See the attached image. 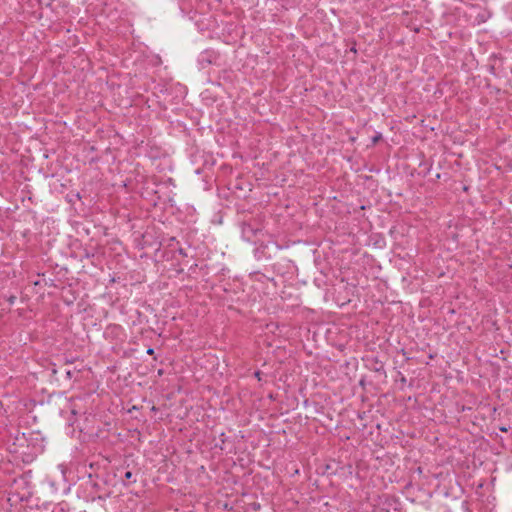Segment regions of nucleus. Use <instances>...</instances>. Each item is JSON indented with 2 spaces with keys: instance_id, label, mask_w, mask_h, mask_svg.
<instances>
[{
  "instance_id": "f257e3e1",
  "label": "nucleus",
  "mask_w": 512,
  "mask_h": 512,
  "mask_svg": "<svg viewBox=\"0 0 512 512\" xmlns=\"http://www.w3.org/2000/svg\"><path fill=\"white\" fill-rule=\"evenodd\" d=\"M243 234L247 236L248 239L251 237H255L259 232L262 231L260 227H254L251 223H243L242 226Z\"/></svg>"
},
{
  "instance_id": "f03ea898",
  "label": "nucleus",
  "mask_w": 512,
  "mask_h": 512,
  "mask_svg": "<svg viewBox=\"0 0 512 512\" xmlns=\"http://www.w3.org/2000/svg\"><path fill=\"white\" fill-rule=\"evenodd\" d=\"M124 485H130L136 482V475L132 471H125L121 476Z\"/></svg>"
},
{
  "instance_id": "7ed1b4c3",
  "label": "nucleus",
  "mask_w": 512,
  "mask_h": 512,
  "mask_svg": "<svg viewBox=\"0 0 512 512\" xmlns=\"http://www.w3.org/2000/svg\"><path fill=\"white\" fill-rule=\"evenodd\" d=\"M89 483L91 487L95 490V494L101 490V483H99L96 480H93L91 474L89 475Z\"/></svg>"
},
{
  "instance_id": "20e7f679",
  "label": "nucleus",
  "mask_w": 512,
  "mask_h": 512,
  "mask_svg": "<svg viewBox=\"0 0 512 512\" xmlns=\"http://www.w3.org/2000/svg\"><path fill=\"white\" fill-rule=\"evenodd\" d=\"M381 139H382V134H381L380 132H377V133L372 137V144H373V145L377 144Z\"/></svg>"
},
{
  "instance_id": "39448f33",
  "label": "nucleus",
  "mask_w": 512,
  "mask_h": 512,
  "mask_svg": "<svg viewBox=\"0 0 512 512\" xmlns=\"http://www.w3.org/2000/svg\"><path fill=\"white\" fill-rule=\"evenodd\" d=\"M199 62L203 65L204 63L206 64H211L212 63V60L211 59H208L205 57L204 54L201 55V57L199 58Z\"/></svg>"
},
{
  "instance_id": "423d86ee",
  "label": "nucleus",
  "mask_w": 512,
  "mask_h": 512,
  "mask_svg": "<svg viewBox=\"0 0 512 512\" xmlns=\"http://www.w3.org/2000/svg\"><path fill=\"white\" fill-rule=\"evenodd\" d=\"M254 376H255V378H257L258 381L262 380V372L259 370L254 372Z\"/></svg>"
},
{
  "instance_id": "0eeeda50",
  "label": "nucleus",
  "mask_w": 512,
  "mask_h": 512,
  "mask_svg": "<svg viewBox=\"0 0 512 512\" xmlns=\"http://www.w3.org/2000/svg\"><path fill=\"white\" fill-rule=\"evenodd\" d=\"M178 252H179L180 255H182L184 257H187V253H186V251L183 248H179Z\"/></svg>"
},
{
  "instance_id": "6e6552de",
  "label": "nucleus",
  "mask_w": 512,
  "mask_h": 512,
  "mask_svg": "<svg viewBox=\"0 0 512 512\" xmlns=\"http://www.w3.org/2000/svg\"><path fill=\"white\" fill-rule=\"evenodd\" d=\"M57 374V370L55 368V365L51 368V376L54 377Z\"/></svg>"
},
{
  "instance_id": "1a4fd4ad",
  "label": "nucleus",
  "mask_w": 512,
  "mask_h": 512,
  "mask_svg": "<svg viewBox=\"0 0 512 512\" xmlns=\"http://www.w3.org/2000/svg\"><path fill=\"white\" fill-rule=\"evenodd\" d=\"M72 376H73L72 371H71V370H67V371H66V377H67V379H71V378H72Z\"/></svg>"
},
{
  "instance_id": "9d476101",
  "label": "nucleus",
  "mask_w": 512,
  "mask_h": 512,
  "mask_svg": "<svg viewBox=\"0 0 512 512\" xmlns=\"http://www.w3.org/2000/svg\"><path fill=\"white\" fill-rule=\"evenodd\" d=\"M147 354L153 355L154 354V349L153 348H148Z\"/></svg>"
},
{
  "instance_id": "9b49d317",
  "label": "nucleus",
  "mask_w": 512,
  "mask_h": 512,
  "mask_svg": "<svg viewBox=\"0 0 512 512\" xmlns=\"http://www.w3.org/2000/svg\"><path fill=\"white\" fill-rule=\"evenodd\" d=\"M220 438H221V442L223 444L225 442V434L221 433Z\"/></svg>"
},
{
  "instance_id": "f8f14e48",
  "label": "nucleus",
  "mask_w": 512,
  "mask_h": 512,
  "mask_svg": "<svg viewBox=\"0 0 512 512\" xmlns=\"http://www.w3.org/2000/svg\"><path fill=\"white\" fill-rule=\"evenodd\" d=\"M196 267H197V264H194L193 266H191V267L189 268V271H194Z\"/></svg>"
},
{
  "instance_id": "ddd939ff",
  "label": "nucleus",
  "mask_w": 512,
  "mask_h": 512,
  "mask_svg": "<svg viewBox=\"0 0 512 512\" xmlns=\"http://www.w3.org/2000/svg\"><path fill=\"white\" fill-rule=\"evenodd\" d=\"M500 430H501L502 432H507V428H506V427H504V426H503V427H500Z\"/></svg>"
},
{
  "instance_id": "4468645a",
  "label": "nucleus",
  "mask_w": 512,
  "mask_h": 512,
  "mask_svg": "<svg viewBox=\"0 0 512 512\" xmlns=\"http://www.w3.org/2000/svg\"><path fill=\"white\" fill-rule=\"evenodd\" d=\"M14 300H15V296L10 297V299H9L10 303H13Z\"/></svg>"
}]
</instances>
